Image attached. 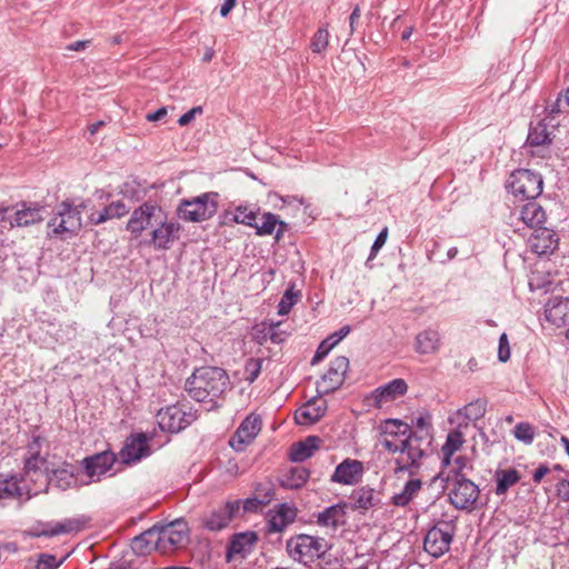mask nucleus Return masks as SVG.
Returning a JSON list of instances; mask_svg holds the SVG:
<instances>
[{"label":"nucleus","instance_id":"1","mask_svg":"<svg viewBox=\"0 0 569 569\" xmlns=\"http://www.w3.org/2000/svg\"><path fill=\"white\" fill-rule=\"evenodd\" d=\"M126 229L134 237L147 231L154 250H169L180 238L181 224L157 202L146 201L132 211Z\"/></svg>","mask_w":569,"mask_h":569},{"label":"nucleus","instance_id":"2","mask_svg":"<svg viewBox=\"0 0 569 569\" xmlns=\"http://www.w3.org/2000/svg\"><path fill=\"white\" fill-rule=\"evenodd\" d=\"M229 386L228 373L217 367L197 369L186 381V391L194 400L202 402L220 397Z\"/></svg>","mask_w":569,"mask_h":569},{"label":"nucleus","instance_id":"3","mask_svg":"<svg viewBox=\"0 0 569 569\" xmlns=\"http://www.w3.org/2000/svg\"><path fill=\"white\" fill-rule=\"evenodd\" d=\"M84 208V203L76 206L69 200L62 201L57 206L48 227L51 228L52 233L61 236L63 239L78 234L82 228V210Z\"/></svg>","mask_w":569,"mask_h":569},{"label":"nucleus","instance_id":"4","mask_svg":"<svg viewBox=\"0 0 569 569\" xmlns=\"http://www.w3.org/2000/svg\"><path fill=\"white\" fill-rule=\"evenodd\" d=\"M218 210V193L204 192L191 199L180 200L178 216L190 222H201L212 218Z\"/></svg>","mask_w":569,"mask_h":569},{"label":"nucleus","instance_id":"5","mask_svg":"<svg viewBox=\"0 0 569 569\" xmlns=\"http://www.w3.org/2000/svg\"><path fill=\"white\" fill-rule=\"evenodd\" d=\"M286 547L292 559L303 563L321 558L328 550L326 539L303 533L288 539Z\"/></svg>","mask_w":569,"mask_h":569},{"label":"nucleus","instance_id":"6","mask_svg":"<svg viewBox=\"0 0 569 569\" xmlns=\"http://www.w3.org/2000/svg\"><path fill=\"white\" fill-rule=\"evenodd\" d=\"M156 550L162 555L171 553L182 548L188 541V525L183 520H176L164 526H154Z\"/></svg>","mask_w":569,"mask_h":569},{"label":"nucleus","instance_id":"7","mask_svg":"<svg viewBox=\"0 0 569 569\" xmlns=\"http://www.w3.org/2000/svg\"><path fill=\"white\" fill-rule=\"evenodd\" d=\"M542 178L528 169H519L511 173L508 187L515 197L535 199L542 192Z\"/></svg>","mask_w":569,"mask_h":569},{"label":"nucleus","instance_id":"8","mask_svg":"<svg viewBox=\"0 0 569 569\" xmlns=\"http://www.w3.org/2000/svg\"><path fill=\"white\" fill-rule=\"evenodd\" d=\"M9 211H12V217L8 218L7 221L2 222L3 227L12 228H28L34 224H39L44 220L43 211L44 207L37 202L21 201L11 207Z\"/></svg>","mask_w":569,"mask_h":569},{"label":"nucleus","instance_id":"9","mask_svg":"<svg viewBox=\"0 0 569 569\" xmlns=\"http://www.w3.org/2000/svg\"><path fill=\"white\" fill-rule=\"evenodd\" d=\"M479 493V488L473 481L465 477H457L448 496L449 501L457 509L470 510L478 500Z\"/></svg>","mask_w":569,"mask_h":569},{"label":"nucleus","instance_id":"10","mask_svg":"<svg viewBox=\"0 0 569 569\" xmlns=\"http://www.w3.org/2000/svg\"><path fill=\"white\" fill-rule=\"evenodd\" d=\"M395 458V472L398 473L400 471H409L410 475L413 473L415 468L419 467V460L423 456V451L419 446L417 439H412L411 436L409 438H402L401 445L398 446Z\"/></svg>","mask_w":569,"mask_h":569},{"label":"nucleus","instance_id":"11","mask_svg":"<svg viewBox=\"0 0 569 569\" xmlns=\"http://www.w3.org/2000/svg\"><path fill=\"white\" fill-rule=\"evenodd\" d=\"M408 391V383L402 378H396L386 385L376 388L367 398L368 402L381 409L385 406L396 401Z\"/></svg>","mask_w":569,"mask_h":569},{"label":"nucleus","instance_id":"12","mask_svg":"<svg viewBox=\"0 0 569 569\" xmlns=\"http://www.w3.org/2000/svg\"><path fill=\"white\" fill-rule=\"evenodd\" d=\"M262 421L256 413L248 415L229 440L236 451H243L261 431Z\"/></svg>","mask_w":569,"mask_h":569},{"label":"nucleus","instance_id":"13","mask_svg":"<svg viewBox=\"0 0 569 569\" xmlns=\"http://www.w3.org/2000/svg\"><path fill=\"white\" fill-rule=\"evenodd\" d=\"M381 445L389 452H396L398 446L401 445L402 438L411 436L410 427L398 419H387L381 422L380 427Z\"/></svg>","mask_w":569,"mask_h":569},{"label":"nucleus","instance_id":"14","mask_svg":"<svg viewBox=\"0 0 569 569\" xmlns=\"http://www.w3.org/2000/svg\"><path fill=\"white\" fill-rule=\"evenodd\" d=\"M157 419L161 430L179 432L191 423L193 415L184 411L182 407L173 405L164 409H160L158 411Z\"/></svg>","mask_w":569,"mask_h":569},{"label":"nucleus","instance_id":"15","mask_svg":"<svg viewBox=\"0 0 569 569\" xmlns=\"http://www.w3.org/2000/svg\"><path fill=\"white\" fill-rule=\"evenodd\" d=\"M349 368V360L345 356L335 358L326 373L317 382V390L320 393H330L337 390L345 380L346 372Z\"/></svg>","mask_w":569,"mask_h":569},{"label":"nucleus","instance_id":"16","mask_svg":"<svg viewBox=\"0 0 569 569\" xmlns=\"http://www.w3.org/2000/svg\"><path fill=\"white\" fill-rule=\"evenodd\" d=\"M432 527L426 535L423 540L425 550L432 557L439 558L445 555L450 547L453 533L449 530L448 523Z\"/></svg>","mask_w":569,"mask_h":569},{"label":"nucleus","instance_id":"17","mask_svg":"<svg viewBox=\"0 0 569 569\" xmlns=\"http://www.w3.org/2000/svg\"><path fill=\"white\" fill-rule=\"evenodd\" d=\"M258 542V535L254 531H244L233 535L230 538L226 559L228 562L241 561L250 555Z\"/></svg>","mask_w":569,"mask_h":569},{"label":"nucleus","instance_id":"18","mask_svg":"<svg viewBox=\"0 0 569 569\" xmlns=\"http://www.w3.org/2000/svg\"><path fill=\"white\" fill-rule=\"evenodd\" d=\"M149 453L150 449L146 435L137 433L127 438L119 457L123 463H130L147 457Z\"/></svg>","mask_w":569,"mask_h":569},{"label":"nucleus","instance_id":"19","mask_svg":"<svg viewBox=\"0 0 569 569\" xmlns=\"http://www.w3.org/2000/svg\"><path fill=\"white\" fill-rule=\"evenodd\" d=\"M239 510L240 500L228 501L206 518L204 526L211 531L222 530L230 523Z\"/></svg>","mask_w":569,"mask_h":569},{"label":"nucleus","instance_id":"20","mask_svg":"<svg viewBox=\"0 0 569 569\" xmlns=\"http://www.w3.org/2000/svg\"><path fill=\"white\" fill-rule=\"evenodd\" d=\"M532 252L542 256L552 253L558 247V238L553 230L539 227L533 230L528 240Z\"/></svg>","mask_w":569,"mask_h":569},{"label":"nucleus","instance_id":"21","mask_svg":"<svg viewBox=\"0 0 569 569\" xmlns=\"http://www.w3.org/2000/svg\"><path fill=\"white\" fill-rule=\"evenodd\" d=\"M546 320L561 328L569 323V298L553 297L548 300L545 308Z\"/></svg>","mask_w":569,"mask_h":569},{"label":"nucleus","instance_id":"22","mask_svg":"<svg viewBox=\"0 0 569 569\" xmlns=\"http://www.w3.org/2000/svg\"><path fill=\"white\" fill-rule=\"evenodd\" d=\"M363 473V465L359 460L346 459L339 463L331 476V481L342 485L357 483Z\"/></svg>","mask_w":569,"mask_h":569},{"label":"nucleus","instance_id":"23","mask_svg":"<svg viewBox=\"0 0 569 569\" xmlns=\"http://www.w3.org/2000/svg\"><path fill=\"white\" fill-rule=\"evenodd\" d=\"M296 509L282 503L277 506L276 509L270 510L268 513L267 530L269 533L281 532L286 527L292 523L296 519Z\"/></svg>","mask_w":569,"mask_h":569},{"label":"nucleus","instance_id":"24","mask_svg":"<svg viewBox=\"0 0 569 569\" xmlns=\"http://www.w3.org/2000/svg\"><path fill=\"white\" fill-rule=\"evenodd\" d=\"M327 405L322 399H312L301 406L295 413V420L298 425L309 426L319 421L326 412Z\"/></svg>","mask_w":569,"mask_h":569},{"label":"nucleus","instance_id":"25","mask_svg":"<svg viewBox=\"0 0 569 569\" xmlns=\"http://www.w3.org/2000/svg\"><path fill=\"white\" fill-rule=\"evenodd\" d=\"M253 228L260 237L271 236L276 232L274 238L279 241L287 230V223L274 213L263 212L260 217L258 216L257 224Z\"/></svg>","mask_w":569,"mask_h":569},{"label":"nucleus","instance_id":"26","mask_svg":"<svg viewBox=\"0 0 569 569\" xmlns=\"http://www.w3.org/2000/svg\"><path fill=\"white\" fill-rule=\"evenodd\" d=\"M114 461V453L110 451H103L92 457L84 458L83 466L90 478L97 477L99 479L102 475L110 470Z\"/></svg>","mask_w":569,"mask_h":569},{"label":"nucleus","instance_id":"27","mask_svg":"<svg viewBox=\"0 0 569 569\" xmlns=\"http://www.w3.org/2000/svg\"><path fill=\"white\" fill-rule=\"evenodd\" d=\"M82 529V523L79 519H66L56 523L43 525L41 529L34 528L30 531L32 537H54L66 535Z\"/></svg>","mask_w":569,"mask_h":569},{"label":"nucleus","instance_id":"28","mask_svg":"<svg viewBox=\"0 0 569 569\" xmlns=\"http://www.w3.org/2000/svg\"><path fill=\"white\" fill-rule=\"evenodd\" d=\"M347 503L340 502L326 508L317 516V525L323 528L336 530L346 522Z\"/></svg>","mask_w":569,"mask_h":569},{"label":"nucleus","instance_id":"29","mask_svg":"<svg viewBox=\"0 0 569 569\" xmlns=\"http://www.w3.org/2000/svg\"><path fill=\"white\" fill-rule=\"evenodd\" d=\"M321 440L316 436H309L305 440L290 447L289 457L292 461L301 462L312 457L319 449Z\"/></svg>","mask_w":569,"mask_h":569},{"label":"nucleus","instance_id":"30","mask_svg":"<svg viewBox=\"0 0 569 569\" xmlns=\"http://www.w3.org/2000/svg\"><path fill=\"white\" fill-rule=\"evenodd\" d=\"M518 219L536 230L546 221V212L539 203L529 201L522 206Z\"/></svg>","mask_w":569,"mask_h":569},{"label":"nucleus","instance_id":"31","mask_svg":"<svg viewBox=\"0 0 569 569\" xmlns=\"http://www.w3.org/2000/svg\"><path fill=\"white\" fill-rule=\"evenodd\" d=\"M129 212V208L122 200L112 201L102 211L98 213H91L89 219L93 224H101L111 219H118L126 216Z\"/></svg>","mask_w":569,"mask_h":569},{"label":"nucleus","instance_id":"32","mask_svg":"<svg viewBox=\"0 0 569 569\" xmlns=\"http://www.w3.org/2000/svg\"><path fill=\"white\" fill-rule=\"evenodd\" d=\"M465 441L462 432L458 429L451 430L447 435L446 442L441 447L443 467L450 466L452 456L461 449Z\"/></svg>","mask_w":569,"mask_h":569},{"label":"nucleus","instance_id":"33","mask_svg":"<svg viewBox=\"0 0 569 569\" xmlns=\"http://www.w3.org/2000/svg\"><path fill=\"white\" fill-rule=\"evenodd\" d=\"M422 488V481L418 478H412L408 480L402 490L398 493H395L391 497V503L397 507H406L408 506L420 492Z\"/></svg>","mask_w":569,"mask_h":569},{"label":"nucleus","instance_id":"34","mask_svg":"<svg viewBox=\"0 0 569 569\" xmlns=\"http://www.w3.org/2000/svg\"><path fill=\"white\" fill-rule=\"evenodd\" d=\"M495 479L497 482L496 495L502 496L505 495L509 488L517 485L521 475L518 470L509 468V469H498L495 472Z\"/></svg>","mask_w":569,"mask_h":569},{"label":"nucleus","instance_id":"35","mask_svg":"<svg viewBox=\"0 0 569 569\" xmlns=\"http://www.w3.org/2000/svg\"><path fill=\"white\" fill-rule=\"evenodd\" d=\"M439 333L435 330H425L416 337V351L421 355L435 353L439 348Z\"/></svg>","mask_w":569,"mask_h":569},{"label":"nucleus","instance_id":"36","mask_svg":"<svg viewBox=\"0 0 569 569\" xmlns=\"http://www.w3.org/2000/svg\"><path fill=\"white\" fill-rule=\"evenodd\" d=\"M351 499L353 501V510L367 511L378 503L375 490L369 487H361L358 490H356L352 493Z\"/></svg>","mask_w":569,"mask_h":569},{"label":"nucleus","instance_id":"37","mask_svg":"<svg viewBox=\"0 0 569 569\" xmlns=\"http://www.w3.org/2000/svg\"><path fill=\"white\" fill-rule=\"evenodd\" d=\"M39 440L40 438H34L33 441L30 443L29 446V451L31 452V456L29 458H27L26 460V465H24V469H26V473L29 476L31 472L33 473H39L41 476H44V471L47 470V467H46V459L42 458L37 451L36 449L39 447Z\"/></svg>","mask_w":569,"mask_h":569},{"label":"nucleus","instance_id":"38","mask_svg":"<svg viewBox=\"0 0 569 569\" xmlns=\"http://www.w3.org/2000/svg\"><path fill=\"white\" fill-rule=\"evenodd\" d=\"M309 475V470L305 467L291 468L281 479V485L284 488L299 489L307 482Z\"/></svg>","mask_w":569,"mask_h":569},{"label":"nucleus","instance_id":"39","mask_svg":"<svg viewBox=\"0 0 569 569\" xmlns=\"http://www.w3.org/2000/svg\"><path fill=\"white\" fill-rule=\"evenodd\" d=\"M156 533L154 527L147 530L139 537H136L132 541V549L134 552L143 555L150 553L152 550H156Z\"/></svg>","mask_w":569,"mask_h":569},{"label":"nucleus","instance_id":"40","mask_svg":"<svg viewBox=\"0 0 569 569\" xmlns=\"http://www.w3.org/2000/svg\"><path fill=\"white\" fill-rule=\"evenodd\" d=\"M486 411L487 401L485 399H476L459 409L458 415L468 421H477L486 415Z\"/></svg>","mask_w":569,"mask_h":569},{"label":"nucleus","instance_id":"41","mask_svg":"<svg viewBox=\"0 0 569 569\" xmlns=\"http://www.w3.org/2000/svg\"><path fill=\"white\" fill-rule=\"evenodd\" d=\"M23 495V488L17 478L0 479V500L19 498Z\"/></svg>","mask_w":569,"mask_h":569},{"label":"nucleus","instance_id":"42","mask_svg":"<svg viewBox=\"0 0 569 569\" xmlns=\"http://www.w3.org/2000/svg\"><path fill=\"white\" fill-rule=\"evenodd\" d=\"M258 213V210H253L247 206H239L234 209L231 220L236 223L253 228L257 224Z\"/></svg>","mask_w":569,"mask_h":569},{"label":"nucleus","instance_id":"43","mask_svg":"<svg viewBox=\"0 0 569 569\" xmlns=\"http://www.w3.org/2000/svg\"><path fill=\"white\" fill-rule=\"evenodd\" d=\"M527 141L531 146H543L551 141L547 124L538 122L529 131Z\"/></svg>","mask_w":569,"mask_h":569},{"label":"nucleus","instance_id":"44","mask_svg":"<svg viewBox=\"0 0 569 569\" xmlns=\"http://www.w3.org/2000/svg\"><path fill=\"white\" fill-rule=\"evenodd\" d=\"M329 31L327 27L319 28L313 34L310 48L313 53H323L329 46Z\"/></svg>","mask_w":569,"mask_h":569},{"label":"nucleus","instance_id":"45","mask_svg":"<svg viewBox=\"0 0 569 569\" xmlns=\"http://www.w3.org/2000/svg\"><path fill=\"white\" fill-rule=\"evenodd\" d=\"M513 436L525 445H531L536 437V429L529 422H519L515 426Z\"/></svg>","mask_w":569,"mask_h":569},{"label":"nucleus","instance_id":"46","mask_svg":"<svg viewBox=\"0 0 569 569\" xmlns=\"http://www.w3.org/2000/svg\"><path fill=\"white\" fill-rule=\"evenodd\" d=\"M298 297V292H295L292 288L287 289L278 305V313L281 316L288 315L297 303Z\"/></svg>","mask_w":569,"mask_h":569},{"label":"nucleus","instance_id":"47","mask_svg":"<svg viewBox=\"0 0 569 569\" xmlns=\"http://www.w3.org/2000/svg\"><path fill=\"white\" fill-rule=\"evenodd\" d=\"M262 360L259 358H250L244 365V380L252 383L260 375Z\"/></svg>","mask_w":569,"mask_h":569},{"label":"nucleus","instance_id":"48","mask_svg":"<svg viewBox=\"0 0 569 569\" xmlns=\"http://www.w3.org/2000/svg\"><path fill=\"white\" fill-rule=\"evenodd\" d=\"M270 499L271 497L268 495L264 499H259L257 497L247 498L246 500L240 501V507L242 506L244 512H256L264 507Z\"/></svg>","mask_w":569,"mask_h":569},{"label":"nucleus","instance_id":"49","mask_svg":"<svg viewBox=\"0 0 569 569\" xmlns=\"http://www.w3.org/2000/svg\"><path fill=\"white\" fill-rule=\"evenodd\" d=\"M339 342L336 341L335 338H332V335L329 336L327 339H325L318 347L317 351H316V355L312 359V363H316L320 360H322L328 353L329 351L336 346L338 345Z\"/></svg>","mask_w":569,"mask_h":569},{"label":"nucleus","instance_id":"50","mask_svg":"<svg viewBox=\"0 0 569 569\" xmlns=\"http://www.w3.org/2000/svg\"><path fill=\"white\" fill-rule=\"evenodd\" d=\"M510 358V346L507 333H502L499 338L498 359L507 362Z\"/></svg>","mask_w":569,"mask_h":569},{"label":"nucleus","instance_id":"51","mask_svg":"<svg viewBox=\"0 0 569 569\" xmlns=\"http://www.w3.org/2000/svg\"><path fill=\"white\" fill-rule=\"evenodd\" d=\"M60 562L57 561V558L52 555H41L38 563L37 569H54L59 567Z\"/></svg>","mask_w":569,"mask_h":569},{"label":"nucleus","instance_id":"52","mask_svg":"<svg viewBox=\"0 0 569 569\" xmlns=\"http://www.w3.org/2000/svg\"><path fill=\"white\" fill-rule=\"evenodd\" d=\"M388 238V228H383L382 231L378 234L376 238L372 247H371V253L370 257L373 258L376 253L383 247Z\"/></svg>","mask_w":569,"mask_h":569},{"label":"nucleus","instance_id":"53","mask_svg":"<svg viewBox=\"0 0 569 569\" xmlns=\"http://www.w3.org/2000/svg\"><path fill=\"white\" fill-rule=\"evenodd\" d=\"M201 112H202L201 107L192 108L191 110H189L188 112H186L178 119L179 126L184 127V126L189 124L194 119L196 114H200Z\"/></svg>","mask_w":569,"mask_h":569},{"label":"nucleus","instance_id":"54","mask_svg":"<svg viewBox=\"0 0 569 569\" xmlns=\"http://www.w3.org/2000/svg\"><path fill=\"white\" fill-rule=\"evenodd\" d=\"M167 114L166 108H160L154 112H150L146 116L147 121L154 122L161 120Z\"/></svg>","mask_w":569,"mask_h":569},{"label":"nucleus","instance_id":"55","mask_svg":"<svg viewBox=\"0 0 569 569\" xmlns=\"http://www.w3.org/2000/svg\"><path fill=\"white\" fill-rule=\"evenodd\" d=\"M550 469L542 465L540 466L539 468L536 469V471L533 472V476H532V479L536 483H539L543 477L549 473Z\"/></svg>","mask_w":569,"mask_h":569},{"label":"nucleus","instance_id":"56","mask_svg":"<svg viewBox=\"0 0 569 569\" xmlns=\"http://www.w3.org/2000/svg\"><path fill=\"white\" fill-rule=\"evenodd\" d=\"M237 0H224L220 9V14L227 17L230 11L234 8Z\"/></svg>","mask_w":569,"mask_h":569},{"label":"nucleus","instance_id":"57","mask_svg":"<svg viewBox=\"0 0 569 569\" xmlns=\"http://www.w3.org/2000/svg\"><path fill=\"white\" fill-rule=\"evenodd\" d=\"M563 104L569 108V88L567 89L563 97L558 98L557 100V110L563 111Z\"/></svg>","mask_w":569,"mask_h":569},{"label":"nucleus","instance_id":"58","mask_svg":"<svg viewBox=\"0 0 569 569\" xmlns=\"http://www.w3.org/2000/svg\"><path fill=\"white\" fill-rule=\"evenodd\" d=\"M350 332L349 326L342 327L339 331L332 333V338L340 342Z\"/></svg>","mask_w":569,"mask_h":569},{"label":"nucleus","instance_id":"59","mask_svg":"<svg viewBox=\"0 0 569 569\" xmlns=\"http://www.w3.org/2000/svg\"><path fill=\"white\" fill-rule=\"evenodd\" d=\"M88 43H89V41H76V42L69 44L68 49L73 50V51L84 50L87 48Z\"/></svg>","mask_w":569,"mask_h":569},{"label":"nucleus","instance_id":"60","mask_svg":"<svg viewBox=\"0 0 569 569\" xmlns=\"http://www.w3.org/2000/svg\"><path fill=\"white\" fill-rule=\"evenodd\" d=\"M360 16H361L360 8L356 7L349 17V22H350L351 29L353 28V24L360 19Z\"/></svg>","mask_w":569,"mask_h":569},{"label":"nucleus","instance_id":"61","mask_svg":"<svg viewBox=\"0 0 569 569\" xmlns=\"http://www.w3.org/2000/svg\"><path fill=\"white\" fill-rule=\"evenodd\" d=\"M467 371L475 372L479 369V365L476 358H470L467 362Z\"/></svg>","mask_w":569,"mask_h":569},{"label":"nucleus","instance_id":"62","mask_svg":"<svg viewBox=\"0 0 569 569\" xmlns=\"http://www.w3.org/2000/svg\"><path fill=\"white\" fill-rule=\"evenodd\" d=\"M278 326H279V323H277L276 326H272L271 333H270L271 341L276 342V343H279V342L282 341V338L277 332L273 331L274 328L278 327Z\"/></svg>","mask_w":569,"mask_h":569},{"label":"nucleus","instance_id":"63","mask_svg":"<svg viewBox=\"0 0 569 569\" xmlns=\"http://www.w3.org/2000/svg\"><path fill=\"white\" fill-rule=\"evenodd\" d=\"M103 126V122L102 121H98V122H94L92 124L89 126V132L91 134H94L99 131V129Z\"/></svg>","mask_w":569,"mask_h":569},{"label":"nucleus","instance_id":"64","mask_svg":"<svg viewBox=\"0 0 569 569\" xmlns=\"http://www.w3.org/2000/svg\"><path fill=\"white\" fill-rule=\"evenodd\" d=\"M562 497L565 500H569V481L562 483Z\"/></svg>","mask_w":569,"mask_h":569}]
</instances>
